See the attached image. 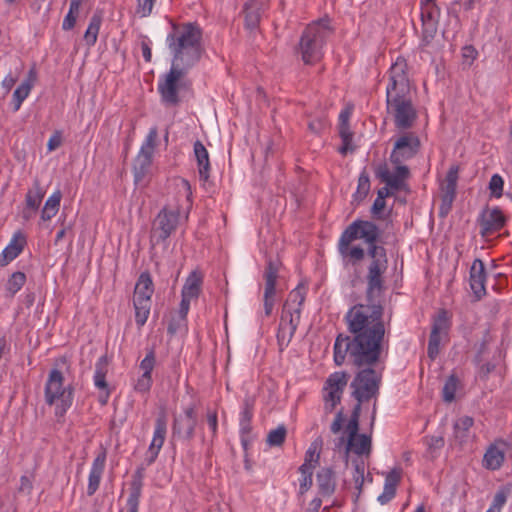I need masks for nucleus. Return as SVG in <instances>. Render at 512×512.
I'll use <instances>...</instances> for the list:
<instances>
[{
	"instance_id": "obj_1",
	"label": "nucleus",
	"mask_w": 512,
	"mask_h": 512,
	"mask_svg": "<svg viewBox=\"0 0 512 512\" xmlns=\"http://www.w3.org/2000/svg\"><path fill=\"white\" fill-rule=\"evenodd\" d=\"M380 236L379 227L367 220H354L342 232L338 241V252L346 269L355 268L365 257V250L360 245H353L355 240L367 244L369 263L366 274V296L369 304H356L345 315L348 330L354 335V346L372 350L380 355V344L385 328L382 321L383 307L375 303L384 291L385 273L388 269L386 249L377 245Z\"/></svg>"
},
{
	"instance_id": "obj_2",
	"label": "nucleus",
	"mask_w": 512,
	"mask_h": 512,
	"mask_svg": "<svg viewBox=\"0 0 512 512\" xmlns=\"http://www.w3.org/2000/svg\"><path fill=\"white\" fill-rule=\"evenodd\" d=\"M380 381V375L372 368L362 369L351 381V396L357 403L349 418L343 409L337 411L329 428L337 441L336 448H371V435L359 432V418L362 408L371 406V419L374 420Z\"/></svg>"
},
{
	"instance_id": "obj_3",
	"label": "nucleus",
	"mask_w": 512,
	"mask_h": 512,
	"mask_svg": "<svg viewBox=\"0 0 512 512\" xmlns=\"http://www.w3.org/2000/svg\"><path fill=\"white\" fill-rule=\"evenodd\" d=\"M410 90L407 62L403 57H397L388 70L386 103L388 110L394 115L395 126L398 129L410 128L417 117Z\"/></svg>"
},
{
	"instance_id": "obj_4",
	"label": "nucleus",
	"mask_w": 512,
	"mask_h": 512,
	"mask_svg": "<svg viewBox=\"0 0 512 512\" xmlns=\"http://www.w3.org/2000/svg\"><path fill=\"white\" fill-rule=\"evenodd\" d=\"M166 44L172 56L171 67L180 73H188L200 61L204 48L202 29L196 23L174 26L166 37Z\"/></svg>"
},
{
	"instance_id": "obj_5",
	"label": "nucleus",
	"mask_w": 512,
	"mask_h": 512,
	"mask_svg": "<svg viewBox=\"0 0 512 512\" xmlns=\"http://www.w3.org/2000/svg\"><path fill=\"white\" fill-rule=\"evenodd\" d=\"M421 142L417 134L404 132L394 141L393 149L389 156L391 169L387 164L380 165L376 170V176L381 182L394 189H404L410 176V170L405 164L413 159L420 151Z\"/></svg>"
},
{
	"instance_id": "obj_6",
	"label": "nucleus",
	"mask_w": 512,
	"mask_h": 512,
	"mask_svg": "<svg viewBox=\"0 0 512 512\" xmlns=\"http://www.w3.org/2000/svg\"><path fill=\"white\" fill-rule=\"evenodd\" d=\"M175 188L182 203L164 206L157 214L152 231L151 241L154 244L166 242L176 229L188 220L192 207V188L188 180L177 178L174 181ZM180 201V199H178Z\"/></svg>"
},
{
	"instance_id": "obj_7",
	"label": "nucleus",
	"mask_w": 512,
	"mask_h": 512,
	"mask_svg": "<svg viewBox=\"0 0 512 512\" xmlns=\"http://www.w3.org/2000/svg\"><path fill=\"white\" fill-rule=\"evenodd\" d=\"M330 34L331 29L327 19H320L307 25L299 41V52L305 64L312 65L320 61Z\"/></svg>"
},
{
	"instance_id": "obj_8",
	"label": "nucleus",
	"mask_w": 512,
	"mask_h": 512,
	"mask_svg": "<svg viewBox=\"0 0 512 512\" xmlns=\"http://www.w3.org/2000/svg\"><path fill=\"white\" fill-rule=\"evenodd\" d=\"M305 297V287L303 285H298L289 293L288 298L283 305L277 332V340L281 349L289 344L299 325L301 309Z\"/></svg>"
},
{
	"instance_id": "obj_9",
	"label": "nucleus",
	"mask_w": 512,
	"mask_h": 512,
	"mask_svg": "<svg viewBox=\"0 0 512 512\" xmlns=\"http://www.w3.org/2000/svg\"><path fill=\"white\" fill-rule=\"evenodd\" d=\"M64 377L58 369H52L45 384V402L55 405V414L62 417L72 404V390L63 386Z\"/></svg>"
},
{
	"instance_id": "obj_10",
	"label": "nucleus",
	"mask_w": 512,
	"mask_h": 512,
	"mask_svg": "<svg viewBox=\"0 0 512 512\" xmlns=\"http://www.w3.org/2000/svg\"><path fill=\"white\" fill-rule=\"evenodd\" d=\"M354 344L355 339L351 340L348 336L339 335L336 338L333 358L337 366H341L345 362L347 355L357 366L370 365L378 360L379 357L372 352L371 348L366 349L363 345L358 347Z\"/></svg>"
},
{
	"instance_id": "obj_11",
	"label": "nucleus",
	"mask_w": 512,
	"mask_h": 512,
	"mask_svg": "<svg viewBox=\"0 0 512 512\" xmlns=\"http://www.w3.org/2000/svg\"><path fill=\"white\" fill-rule=\"evenodd\" d=\"M154 292L152 279L148 273H142L135 285L134 310L135 322L139 328L147 322L151 309V297Z\"/></svg>"
},
{
	"instance_id": "obj_12",
	"label": "nucleus",
	"mask_w": 512,
	"mask_h": 512,
	"mask_svg": "<svg viewBox=\"0 0 512 512\" xmlns=\"http://www.w3.org/2000/svg\"><path fill=\"white\" fill-rule=\"evenodd\" d=\"M348 380L349 375L344 371H335L327 377L322 387L325 413H332L341 403Z\"/></svg>"
},
{
	"instance_id": "obj_13",
	"label": "nucleus",
	"mask_w": 512,
	"mask_h": 512,
	"mask_svg": "<svg viewBox=\"0 0 512 512\" xmlns=\"http://www.w3.org/2000/svg\"><path fill=\"white\" fill-rule=\"evenodd\" d=\"M158 136L156 127L150 128L145 141L141 145L139 153L134 162L135 181L139 182L145 176L152 162V156L155 150V142Z\"/></svg>"
},
{
	"instance_id": "obj_14",
	"label": "nucleus",
	"mask_w": 512,
	"mask_h": 512,
	"mask_svg": "<svg viewBox=\"0 0 512 512\" xmlns=\"http://www.w3.org/2000/svg\"><path fill=\"white\" fill-rule=\"evenodd\" d=\"M278 278V264L269 261L264 272L265 289L263 311L260 313L261 318L269 317L272 314L276 302V281Z\"/></svg>"
},
{
	"instance_id": "obj_15",
	"label": "nucleus",
	"mask_w": 512,
	"mask_h": 512,
	"mask_svg": "<svg viewBox=\"0 0 512 512\" xmlns=\"http://www.w3.org/2000/svg\"><path fill=\"white\" fill-rule=\"evenodd\" d=\"M184 75L186 73L170 67L169 72L159 78L158 91L165 104L176 105L179 102L178 83Z\"/></svg>"
},
{
	"instance_id": "obj_16",
	"label": "nucleus",
	"mask_w": 512,
	"mask_h": 512,
	"mask_svg": "<svg viewBox=\"0 0 512 512\" xmlns=\"http://www.w3.org/2000/svg\"><path fill=\"white\" fill-rule=\"evenodd\" d=\"M505 223L506 217L500 208H486L480 214L481 235H491L501 230Z\"/></svg>"
},
{
	"instance_id": "obj_17",
	"label": "nucleus",
	"mask_w": 512,
	"mask_h": 512,
	"mask_svg": "<svg viewBox=\"0 0 512 512\" xmlns=\"http://www.w3.org/2000/svg\"><path fill=\"white\" fill-rule=\"evenodd\" d=\"M470 288L477 300H480L486 294V272L481 259H475L470 267L469 276Z\"/></svg>"
},
{
	"instance_id": "obj_18",
	"label": "nucleus",
	"mask_w": 512,
	"mask_h": 512,
	"mask_svg": "<svg viewBox=\"0 0 512 512\" xmlns=\"http://www.w3.org/2000/svg\"><path fill=\"white\" fill-rule=\"evenodd\" d=\"M145 469L146 466L141 464L132 476V481L130 483V493L127 499V512H138Z\"/></svg>"
},
{
	"instance_id": "obj_19",
	"label": "nucleus",
	"mask_w": 512,
	"mask_h": 512,
	"mask_svg": "<svg viewBox=\"0 0 512 512\" xmlns=\"http://www.w3.org/2000/svg\"><path fill=\"white\" fill-rule=\"evenodd\" d=\"M26 243V237L22 232L18 231L14 233L9 244L0 254V266H7L10 262L16 259L24 250Z\"/></svg>"
},
{
	"instance_id": "obj_20",
	"label": "nucleus",
	"mask_w": 512,
	"mask_h": 512,
	"mask_svg": "<svg viewBox=\"0 0 512 512\" xmlns=\"http://www.w3.org/2000/svg\"><path fill=\"white\" fill-rule=\"evenodd\" d=\"M401 478L402 469L400 467H394L385 475L383 492L377 498L381 505L389 503L395 497Z\"/></svg>"
},
{
	"instance_id": "obj_21",
	"label": "nucleus",
	"mask_w": 512,
	"mask_h": 512,
	"mask_svg": "<svg viewBox=\"0 0 512 512\" xmlns=\"http://www.w3.org/2000/svg\"><path fill=\"white\" fill-rule=\"evenodd\" d=\"M194 157L197 163L199 179L206 182L210 177L209 153L203 143L197 140L193 145Z\"/></svg>"
},
{
	"instance_id": "obj_22",
	"label": "nucleus",
	"mask_w": 512,
	"mask_h": 512,
	"mask_svg": "<svg viewBox=\"0 0 512 512\" xmlns=\"http://www.w3.org/2000/svg\"><path fill=\"white\" fill-rule=\"evenodd\" d=\"M45 195V190L41 187L38 181L33 183V187L28 190L25 197L26 208L24 209L23 216L25 219H30L33 214L38 210Z\"/></svg>"
},
{
	"instance_id": "obj_23",
	"label": "nucleus",
	"mask_w": 512,
	"mask_h": 512,
	"mask_svg": "<svg viewBox=\"0 0 512 512\" xmlns=\"http://www.w3.org/2000/svg\"><path fill=\"white\" fill-rule=\"evenodd\" d=\"M36 80V72L34 69H31L28 72L27 78L15 89L12 96V110L13 112H17L23 101L29 96L34 82Z\"/></svg>"
},
{
	"instance_id": "obj_24",
	"label": "nucleus",
	"mask_w": 512,
	"mask_h": 512,
	"mask_svg": "<svg viewBox=\"0 0 512 512\" xmlns=\"http://www.w3.org/2000/svg\"><path fill=\"white\" fill-rule=\"evenodd\" d=\"M96 344L89 340L87 343L81 346L80 350V365L83 371L92 372V379L96 384V370H93L96 366Z\"/></svg>"
},
{
	"instance_id": "obj_25",
	"label": "nucleus",
	"mask_w": 512,
	"mask_h": 512,
	"mask_svg": "<svg viewBox=\"0 0 512 512\" xmlns=\"http://www.w3.org/2000/svg\"><path fill=\"white\" fill-rule=\"evenodd\" d=\"M474 424V420L470 416H461L454 423V437L459 445L468 444L472 439L473 434L471 428Z\"/></svg>"
},
{
	"instance_id": "obj_26",
	"label": "nucleus",
	"mask_w": 512,
	"mask_h": 512,
	"mask_svg": "<svg viewBox=\"0 0 512 512\" xmlns=\"http://www.w3.org/2000/svg\"><path fill=\"white\" fill-rule=\"evenodd\" d=\"M253 413L252 409L249 407L248 404H246L239 416V431H240V438L243 448H246L248 445L251 444V419H252Z\"/></svg>"
},
{
	"instance_id": "obj_27",
	"label": "nucleus",
	"mask_w": 512,
	"mask_h": 512,
	"mask_svg": "<svg viewBox=\"0 0 512 512\" xmlns=\"http://www.w3.org/2000/svg\"><path fill=\"white\" fill-rule=\"evenodd\" d=\"M317 485L319 493L324 497L331 496L335 492L336 481L331 468H322L317 473Z\"/></svg>"
},
{
	"instance_id": "obj_28",
	"label": "nucleus",
	"mask_w": 512,
	"mask_h": 512,
	"mask_svg": "<svg viewBox=\"0 0 512 512\" xmlns=\"http://www.w3.org/2000/svg\"><path fill=\"white\" fill-rule=\"evenodd\" d=\"M203 277L199 271H192L182 287L181 297L197 299L201 291Z\"/></svg>"
},
{
	"instance_id": "obj_29",
	"label": "nucleus",
	"mask_w": 512,
	"mask_h": 512,
	"mask_svg": "<svg viewBox=\"0 0 512 512\" xmlns=\"http://www.w3.org/2000/svg\"><path fill=\"white\" fill-rule=\"evenodd\" d=\"M195 425L194 410L189 408L183 416L175 419L174 432L183 434L186 437L191 436Z\"/></svg>"
},
{
	"instance_id": "obj_30",
	"label": "nucleus",
	"mask_w": 512,
	"mask_h": 512,
	"mask_svg": "<svg viewBox=\"0 0 512 512\" xmlns=\"http://www.w3.org/2000/svg\"><path fill=\"white\" fill-rule=\"evenodd\" d=\"M167 432V420L164 414H160L155 423L153 438L149 448H162Z\"/></svg>"
},
{
	"instance_id": "obj_31",
	"label": "nucleus",
	"mask_w": 512,
	"mask_h": 512,
	"mask_svg": "<svg viewBox=\"0 0 512 512\" xmlns=\"http://www.w3.org/2000/svg\"><path fill=\"white\" fill-rule=\"evenodd\" d=\"M26 282V275L21 271H16L10 275L5 285L7 297H14L21 290Z\"/></svg>"
},
{
	"instance_id": "obj_32",
	"label": "nucleus",
	"mask_w": 512,
	"mask_h": 512,
	"mask_svg": "<svg viewBox=\"0 0 512 512\" xmlns=\"http://www.w3.org/2000/svg\"><path fill=\"white\" fill-rule=\"evenodd\" d=\"M505 460L502 450H486L483 456V467L488 470H498Z\"/></svg>"
},
{
	"instance_id": "obj_33",
	"label": "nucleus",
	"mask_w": 512,
	"mask_h": 512,
	"mask_svg": "<svg viewBox=\"0 0 512 512\" xmlns=\"http://www.w3.org/2000/svg\"><path fill=\"white\" fill-rule=\"evenodd\" d=\"M450 328V319L445 310L438 313L433 321L431 334L435 336H446Z\"/></svg>"
},
{
	"instance_id": "obj_34",
	"label": "nucleus",
	"mask_w": 512,
	"mask_h": 512,
	"mask_svg": "<svg viewBox=\"0 0 512 512\" xmlns=\"http://www.w3.org/2000/svg\"><path fill=\"white\" fill-rule=\"evenodd\" d=\"M314 467L315 465H311L309 463H303L299 467V472L301 473L299 493L301 495L306 493L313 484L312 475Z\"/></svg>"
},
{
	"instance_id": "obj_35",
	"label": "nucleus",
	"mask_w": 512,
	"mask_h": 512,
	"mask_svg": "<svg viewBox=\"0 0 512 512\" xmlns=\"http://www.w3.org/2000/svg\"><path fill=\"white\" fill-rule=\"evenodd\" d=\"M457 180H458V168L456 166H453L447 172L446 184L444 187L445 198H447L450 202L455 197Z\"/></svg>"
},
{
	"instance_id": "obj_36",
	"label": "nucleus",
	"mask_w": 512,
	"mask_h": 512,
	"mask_svg": "<svg viewBox=\"0 0 512 512\" xmlns=\"http://www.w3.org/2000/svg\"><path fill=\"white\" fill-rule=\"evenodd\" d=\"M371 450H345L346 457H349L350 452H354L357 456L352 459V465L354 468L353 475H365L366 464L364 456L368 457Z\"/></svg>"
},
{
	"instance_id": "obj_37",
	"label": "nucleus",
	"mask_w": 512,
	"mask_h": 512,
	"mask_svg": "<svg viewBox=\"0 0 512 512\" xmlns=\"http://www.w3.org/2000/svg\"><path fill=\"white\" fill-rule=\"evenodd\" d=\"M260 20V12L256 7L255 0H250L245 4V22L247 27L254 29Z\"/></svg>"
},
{
	"instance_id": "obj_38",
	"label": "nucleus",
	"mask_w": 512,
	"mask_h": 512,
	"mask_svg": "<svg viewBox=\"0 0 512 512\" xmlns=\"http://www.w3.org/2000/svg\"><path fill=\"white\" fill-rule=\"evenodd\" d=\"M82 2L83 0H71L69 11L62 23V28L64 30H70L75 26L76 14L78 13L79 7Z\"/></svg>"
},
{
	"instance_id": "obj_39",
	"label": "nucleus",
	"mask_w": 512,
	"mask_h": 512,
	"mask_svg": "<svg viewBox=\"0 0 512 512\" xmlns=\"http://www.w3.org/2000/svg\"><path fill=\"white\" fill-rule=\"evenodd\" d=\"M287 429L284 425H279L277 428L269 431L267 435V443L270 446H281L286 438Z\"/></svg>"
},
{
	"instance_id": "obj_40",
	"label": "nucleus",
	"mask_w": 512,
	"mask_h": 512,
	"mask_svg": "<svg viewBox=\"0 0 512 512\" xmlns=\"http://www.w3.org/2000/svg\"><path fill=\"white\" fill-rule=\"evenodd\" d=\"M370 189V179L366 172H362L358 178L357 190L354 197L357 200H362L366 197Z\"/></svg>"
},
{
	"instance_id": "obj_41",
	"label": "nucleus",
	"mask_w": 512,
	"mask_h": 512,
	"mask_svg": "<svg viewBox=\"0 0 512 512\" xmlns=\"http://www.w3.org/2000/svg\"><path fill=\"white\" fill-rule=\"evenodd\" d=\"M504 180L499 174H493L489 181L491 197L500 198L503 195Z\"/></svg>"
},
{
	"instance_id": "obj_42",
	"label": "nucleus",
	"mask_w": 512,
	"mask_h": 512,
	"mask_svg": "<svg viewBox=\"0 0 512 512\" xmlns=\"http://www.w3.org/2000/svg\"><path fill=\"white\" fill-rule=\"evenodd\" d=\"M511 489H512V485L511 484H507V485L502 486L496 492L491 505L494 506V507H497V508H499L501 510V508L504 506V504L507 501V497L510 494Z\"/></svg>"
},
{
	"instance_id": "obj_43",
	"label": "nucleus",
	"mask_w": 512,
	"mask_h": 512,
	"mask_svg": "<svg viewBox=\"0 0 512 512\" xmlns=\"http://www.w3.org/2000/svg\"><path fill=\"white\" fill-rule=\"evenodd\" d=\"M156 363L155 353L153 350H150L146 356L140 362V369L142 371V375L151 376L152 371L154 369Z\"/></svg>"
},
{
	"instance_id": "obj_44",
	"label": "nucleus",
	"mask_w": 512,
	"mask_h": 512,
	"mask_svg": "<svg viewBox=\"0 0 512 512\" xmlns=\"http://www.w3.org/2000/svg\"><path fill=\"white\" fill-rule=\"evenodd\" d=\"M457 379L454 376H450L443 387V398L447 402H451L455 398L457 390Z\"/></svg>"
},
{
	"instance_id": "obj_45",
	"label": "nucleus",
	"mask_w": 512,
	"mask_h": 512,
	"mask_svg": "<svg viewBox=\"0 0 512 512\" xmlns=\"http://www.w3.org/2000/svg\"><path fill=\"white\" fill-rule=\"evenodd\" d=\"M421 7V19L425 23L429 21L432 25L436 23L439 15V8L436 5L420 6Z\"/></svg>"
},
{
	"instance_id": "obj_46",
	"label": "nucleus",
	"mask_w": 512,
	"mask_h": 512,
	"mask_svg": "<svg viewBox=\"0 0 512 512\" xmlns=\"http://www.w3.org/2000/svg\"><path fill=\"white\" fill-rule=\"evenodd\" d=\"M339 133L343 141V146L340 148V153L345 154L350 149V144L353 138L349 124L340 125Z\"/></svg>"
},
{
	"instance_id": "obj_47",
	"label": "nucleus",
	"mask_w": 512,
	"mask_h": 512,
	"mask_svg": "<svg viewBox=\"0 0 512 512\" xmlns=\"http://www.w3.org/2000/svg\"><path fill=\"white\" fill-rule=\"evenodd\" d=\"M152 386V376L140 375L134 383V390L138 393H147Z\"/></svg>"
},
{
	"instance_id": "obj_48",
	"label": "nucleus",
	"mask_w": 512,
	"mask_h": 512,
	"mask_svg": "<svg viewBox=\"0 0 512 512\" xmlns=\"http://www.w3.org/2000/svg\"><path fill=\"white\" fill-rule=\"evenodd\" d=\"M110 392L104 379V375L98 372V402L105 404L109 398Z\"/></svg>"
},
{
	"instance_id": "obj_49",
	"label": "nucleus",
	"mask_w": 512,
	"mask_h": 512,
	"mask_svg": "<svg viewBox=\"0 0 512 512\" xmlns=\"http://www.w3.org/2000/svg\"><path fill=\"white\" fill-rule=\"evenodd\" d=\"M84 40L88 46H93L96 43V14L90 19V24L84 35Z\"/></svg>"
},
{
	"instance_id": "obj_50",
	"label": "nucleus",
	"mask_w": 512,
	"mask_h": 512,
	"mask_svg": "<svg viewBox=\"0 0 512 512\" xmlns=\"http://www.w3.org/2000/svg\"><path fill=\"white\" fill-rule=\"evenodd\" d=\"M156 0H137V13L142 17H147L152 13Z\"/></svg>"
},
{
	"instance_id": "obj_51",
	"label": "nucleus",
	"mask_w": 512,
	"mask_h": 512,
	"mask_svg": "<svg viewBox=\"0 0 512 512\" xmlns=\"http://www.w3.org/2000/svg\"><path fill=\"white\" fill-rule=\"evenodd\" d=\"M441 340L442 337L430 334L428 343V355L431 359H435L436 356L438 355Z\"/></svg>"
},
{
	"instance_id": "obj_52",
	"label": "nucleus",
	"mask_w": 512,
	"mask_h": 512,
	"mask_svg": "<svg viewBox=\"0 0 512 512\" xmlns=\"http://www.w3.org/2000/svg\"><path fill=\"white\" fill-rule=\"evenodd\" d=\"M62 144V133L56 130L49 138L47 143V149L49 152H52L59 148Z\"/></svg>"
},
{
	"instance_id": "obj_53",
	"label": "nucleus",
	"mask_w": 512,
	"mask_h": 512,
	"mask_svg": "<svg viewBox=\"0 0 512 512\" xmlns=\"http://www.w3.org/2000/svg\"><path fill=\"white\" fill-rule=\"evenodd\" d=\"M60 201H61V192L56 191L46 200L44 207L54 209V210H59Z\"/></svg>"
},
{
	"instance_id": "obj_54",
	"label": "nucleus",
	"mask_w": 512,
	"mask_h": 512,
	"mask_svg": "<svg viewBox=\"0 0 512 512\" xmlns=\"http://www.w3.org/2000/svg\"><path fill=\"white\" fill-rule=\"evenodd\" d=\"M96 491V459L93 460L89 475L88 495H93Z\"/></svg>"
},
{
	"instance_id": "obj_55",
	"label": "nucleus",
	"mask_w": 512,
	"mask_h": 512,
	"mask_svg": "<svg viewBox=\"0 0 512 512\" xmlns=\"http://www.w3.org/2000/svg\"><path fill=\"white\" fill-rule=\"evenodd\" d=\"M353 480L355 484V488L357 489L358 493L356 498L358 499L360 494L362 493L364 482L367 480L369 482H372V477L368 473L367 477L365 475H353Z\"/></svg>"
},
{
	"instance_id": "obj_56",
	"label": "nucleus",
	"mask_w": 512,
	"mask_h": 512,
	"mask_svg": "<svg viewBox=\"0 0 512 512\" xmlns=\"http://www.w3.org/2000/svg\"><path fill=\"white\" fill-rule=\"evenodd\" d=\"M33 488L32 480L27 476H22L18 491L24 494H30Z\"/></svg>"
},
{
	"instance_id": "obj_57",
	"label": "nucleus",
	"mask_w": 512,
	"mask_h": 512,
	"mask_svg": "<svg viewBox=\"0 0 512 512\" xmlns=\"http://www.w3.org/2000/svg\"><path fill=\"white\" fill-rule=\"evenodd\" d=\"M192 300L193 299L182 297L181 303H180V308H179V315L182 319L186 318L188 311L190 309V303Z\"/></svg>"
},
{
	"instance_id": "obj_58",
	"label": "nucleus",
	"mask_w": 512,
	"mask_h": 512,
	"mask_svg": "<svg viewBox=\"0 0 512 512\" xmlns=\"http://www.w3.org/2000/svg\"><path fill=\"white\" fill-rule=\"evenodd\" d=\"M385 187H382L377 192V198L385 200L389 195L401 191L402 189H394L390 187L388 184H385Z\"/></svg>"
},
{
	"instance_id": "obj_59",
	"label": "nucleus",
	"mask_w": 512,
	"mask_h": 512,
	"mask_svg": "<svg viewBox=\"0 0 512 512\" xmlns=\"http://www.w3.org/2000/svg\"><path fill=\"white\" fill-rule=\"evenodd\" d=\"M319 457H320V453L318 450H308L304 463H309V464L313 465L312 462L317 463L319 460Z\"/></svg>"
},
{
	"instance_id": "obj_60",
	"label": "nucleus",
	"mask_w": 512,
	"mask_h": 512,
	"mask_svg": "<svg viewBox=\"0 0 512 512\" xmlns=\"http://www.w3.org/2000/svg\"><path fill=\"white\" fill-rule=\"evenodd\" d=\"M386 202L383 199L377 198L374 200L372 205V213L374 215L379 214L385 208Z\"/></svg>"
},
{
	"instance_id": "obj_61",
	"label": "nucleus",
	"mask_w": 512,
	"mask_h": 512,
	"mask_svg": "<svg viewBox=\"0 0 512 512\" xmlns=\"http://www.w3.org/2000/svg\"><path fill=\"white\" fill-rule=\"evenodd\" d=\"M158 452H159V450H149L146 453V457H145L144 462L142 464H144L146 467L151 465L157 459Z\"/></svg>"
},
{
	"instance_id": "obj_62",
	"label": "nucleus",
	"mask_w": 512,
	"mask_h": 512,
	"mask_svg": "<svg viewBox=\"0 0 512 512\" xmlns=\"http://www.w3.org/2000/svg\"><path fill=\"white\" fill-rule=\"evenodd\" d=\"M57 212H58V210H54V209L43 207V209L41 211V219L43 221H48L52 217H54Z\"/></svg>"
},
{
	"instance_id": "obj_63",
	"label": "nucleus",
	"mask_w": 512,
	"mask_h": 512,
	"mask_svg": "<svg viewBox=\"0 0 512 512\" xmlns=\"http://www.w3.org/2000/svg\"><path fill=\"white\" fill-rule=\"evenodd\" d=\"M207 423L209 429L214 433L217 429V415L215 413H209L207 416Z\"/></svg>"
},
{
	"instance_id": "obj_64",
	"label": "nucleus",
	"mask_w": 512,
	"mask_h": 512,
	"mask_svg": "<svg viewBox=\"0 0 512 512\" xmlns=\"http://www.w3.org/2000/svg\"><path fill=\"white\" fill-rule=\"evenodd\" d=\"M16 83V79L12 76H6L3 81H2V87L4 89H6L7 92H9L11 90V88L14 86V84Z\"/></svg>"
}]
</instances>
